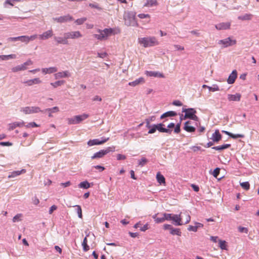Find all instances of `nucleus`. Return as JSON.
Returning <instances> with one entry per match:
<instances>
[{"mask_svg":"<svg viewBox=\"0 0 259 259\" xmlns=\"http://www.w3.org/2000/svg\"><path fill=\"white\" fill-rule=\"evenodd\" d=\"M163 125H164L162 123H159L156 125L155 124L156 130L159 131L160 132L171 134V131L169 129L163 127Z\"/></svg>","mask_w":259,"mask_h":259,"instance_id":"obj_24","label":"nucleus"},{"mask_svg":"<svg viewBox=\"0 0 259 259\" xmlns=\"http://www.w3.org/2000/svg\"><path fill=\"white\" fill-rule=\"evenodd\" d=\"M22 217H23V215L21 213H18V214H16L13 218V222L14 223H15V222H18L21 221L22 220Z\"/></svg>","mask_w":259,"mask_h":259,"instance_id":"obj_38","label":"nucleus"},{"mask_svg":"<svg viewBox=\"0 0 259 259\" xmlns=\"http://www.w3.org/2000/svg\"><path fill=\"white\" fill-rule=\"evenodd\" d=\"M141 19H144V18H150V16L149 14H140L138 16Z\"/></svg>","mask_w":259,"mask_h":259,"instance_id":"obj_56","label":"nucleus"},{"mask_svg":"<svg viewBox=\"0 0 259 259\" xmlns=\"http://www.w3.org/2000/svg\"><path fill=\"white\" fill-rule=\"evenodd\" d=\"M220 247L222 249H227L226 242L224 240H219Z\"/></svg>","mask_w":259,"mask_h":259,"instance_id":"obj_40","label":"nucleus"},{"mask_svg":"<svg viewBox=\"0 0 259 259\" xmlns=\"http://www.w3.org/2000/svg\"><path fill=\"white\" fill-rule=\"evenodd\" d=\"M75 207H76L77 208L76 211L78 214V217L80 219H82V210H81V206L80 205H76L75 206Z\"/></svg>","mask_w":259,"mask_h":259,"instance_id":"obj_42","label":"nucleus"},{"mask_svg":"<svg viewBox=\"0 0 259 259\" xmlns=\"http://www.w3.org/2000/svg\"><path fill=\"white\" fill-rule=\"evenodd\" d=\"M21 111L26 114L37 113L40 111V109L38 107H25L21 108Z\"/></svg>","mask_w":259,"mask_h":259,"instance_id":"obj_7","label":"nucleus"},{"mask_svg":"<svg viewBox=\"0 0 259 259\" xmlns=\"http://www.w3.org/2000/svg\"><path fill=\"white\" fill-rule=\"evenodd\" d=\"M156 179L157 182L160 184H165V179L163 175H162L159 172L156 175Z\"/></svg>","mask_w":259,"mask_h":259,"instance_id":"obj_29","label":"nucleus"},{"mask_svg":"<svg viewBox=\"0 0 259 259\" xmlns=\"http://www.w3.org/2000/svg\"><path fill=\"white\" fill-rule=\"evenodd\" d=\"M163 215H164V221L165 220H171L172 216L171 214L164 213H163Z\"/></svg>","mask_w":259,"mask_h":259,"instance_id":"obj_49","label":"nucleus"},{"mask_svg":"<svg viewBox=\"0 0 259 259\" xmlns=\"http://www.w3.org/2000/svg\"><path fill=\"white\" fill-rule=\"evenodd\" d=\"M89 6L91 8H95V9H97L99 10H102V8L101 7H100L98 5H95V4L91 3V4H89Z\"/></svg>","mask_w":259,"mask_h":259,"instance_id":"obj_60","label":"nucleus"},{"mask_svg":"<svg viewBox=\"0 0 259 259\" xmlns=\"http://www.w3.org/2000/svg\"><path fill=\"white\" fill-rule=\"evenodd\" d=\"M16 56L15 54H11L9 55H1L0 56V58L2 60H9V59H15L16 58Z\"/></svg>","mask_w":259,"mask_h":259,"instance_id":"obj_34","label":"nucleus"},{"mask_svg":"<svg viewBox=\"0 0 259 259\" xmlns=\"http://www.w3.org/2000/svg\"><path fill=\"white\" fill-rule=\"evenodd\" d=\"M26 68L25 66H22L21 67H16L12 68V71L13 72H16L20 70H25Z\"/></svg>","mask_w":259,"mask_h":259,"instance_id":"obj_47","label":"nucleus"},{"mask_svg":"<svg viewBox=\"0 0 259 259\" xmlns=\"http://www.w3.org/2000/svg\"><path fill=\"white\" fill-rule=\"evenodd\" d=\"M222 138V136L220 133L219 130H216L214 133L212 134L211 139L213 142L218 143L221 140Z\"/></svg>","mask_w":259,"mask_h":259,"instance_id":"obj_17","label":"nucleus"},{"mask_svg":"<svg viewBox=\"0 0 259 259\" xmlns=\"http://www.w3.org/2000/svg\"><path fill=\"white\" fill-rule=\"evenodd\" d=\"M211 87V92H215L220 90L219 87L217 84H213Z\"/></svg>","mask_w":259,"mask_h":259,"instance_id":"obj_58","label":"nucleus"},{"mask_svg":"<svg viewBox=\"0 0 259 259\" xmlns=\"http://www.w3.org/2000/svg\"><path fill=\"white\" fill-rule=\"evenodd\" d=\"M19 40H21L22 42H24L26 44H28L29 42L28 36L26 35L20 36Z\"/></svg>","mask_w":259,"mask_h":259,"instance_id":"obj_44","label":"nucleus"},{"mask_svg":"<svg viewBox=\"0 0 259 259\" xmlns=\"http://www.w3.org/2000/svg\"><path fill=\"white\" fill-rule=\"evenodd\" d=\"M241 186L243 189L246 190H248L250 188V184L248 182H245L240 184Z\"/></svg>","mask_w":259,"mask_h":259,"instance_id":"obj_41","label":"nucleus"},{"mask_svg":"<svg viewBox=\"0 0 259 259\" xmlns=\"http://www.w3.org/2000/svg\"><path fill=\"white\" fill-rule=\"evenodd\" d=\"M69 75H70V74L68 71L59 72L57 74L58 77H65L69 76Z\"/></svg>","mask_w":259,"mask_h":259,"instance_id":"obj_43","label":"nucleus"},{"mask_svg":"<svg viewBox=\"0 0 259 259\" xmlns=\"http://www.w3.org/2000/svg\"><path fill=\"white\" fill-rule=\"evenodd\" d=\"M53 35V30H49L44 32L42 34L38 35V38L40 40H45L51 37Z\"/></svg>","mask_w":259,"mask_h":259,"instance_id":"obj_14","label":"nucleus"},{"mask_svg":"<svg viewBox=\"0 0 259 259\" xmlns=\"http://www.w3.org/2000/svg\"><path fill=\"white\" fill-rule=\"evenodd\" d=\"M198 226H189L188 228V230L189 231L196 232L198 230Z\"/></svg>","mask_w":259,"mask_h":259,"instance_id":"obj_50","label":"nucleus"},{"mask_svg":"<svg viewBox=\"0 0 259 259\" xmlns=\"http://www.w3.org/2000/svg\"><path fill=\"white\" fill-rule=\"evenodd\" d=\"M41 82V80L39 78H35L25 81L23 83L26 86H32L34 84H39Z\"/></svg>","mask_w":259,"mask_h":259,"instance_id":"obj_16","label":"nucleus"},{"mask_svg":"<svg viewBox=\"0 0 259 259\" xmlns=\"http://www.w3.org/2000/svg\"><path fill=\"white\" fill-rule=\"evenodd\" d=\"M126 159V156L124 155L118 154L117 155V159L118 160H124Z\"/></svg>","mask_w":259,"mask_h":259,"instance_id":"obj_59","label":"nucleus"},{"mask_svg":"<svg viewBox=\"0 0 259 259\" xmlns=\"http://www.w3.org/2000/svg\"><path fill=\"white\" fill-rule=\"evenodd\" d=\"M78 186L80 188L88 189L90 187V184L87 181H83L82 182H81L79 184Z\"/></svg>","mask_w":259,"mask_h":259,"instance_id":"obj_35","label":"nucleus"},{"mask_svg":"<svg viewBox=\"0 0 259 259\" xmlns=\"http://www.w3.org/2000/svg\"><path fill=\"white\" fill-rule=\"evenodd\" d=\"M20 0H6L5 3L13 6L15 2H19Z\"/></svg>","mask_w":259,"mask_h":259,"instance_id":"obj_52","label":"nucleus"},{"mask_svg":"<svg viewBox=\"0 0 259 259\" xmlns=\"http://www.w3.org/2000/svg\"><path fill=\"white\" fill-rule=\"evenodd\" d=\"M25 172L26 170L25 169H22L21 170L14 171L11 172L10 174L8 176V178H13Z\"/></svg>","mask_w":259,"mask_h":259,"instance_id":"obj_25","label":"nucleus"},{"mask_svg":"<svg viewBox=\"0 0 259 259\" xmlns=\"http://www.w3.org/2000/svg\"><path fill=\"white\" fill-rule=\"evenodd\" d=\"M87 20V18L85 17L79 18L75 21V23L77 25H81L83 24Z\"/></svg>","mask_w":259,"mask_h":259,"instance_id":"obj_46","label":"nucleus"},{"mask_svg":"<svg viewBox=\"0 0 259 259\" xmlns=\"http://www.w3.org/2000/svg\"><path fill=\"white\" fill-rule=\"evenodd\" d=\"M237 73L236 70H233L229 75L227 81L229 84L233 83L237 77Z\"/></svg>","mask_w":259,"mask_h":259,"instance_id":"obj_22","label":"nucleus"},{"mask_svg":"<svg viewBox=\"0 0 259 259\" xmlns=\"http://www.w3.org/2000/svg\"><path fill=\"white\" fill-rule=\"evenodd\" d=\"M73 19L72 16L69 15H67L63 16H61L58 18H54V20L59 23H64L67 21H71Z\"/></svg>","mask_w":259,"mask_h":259,"instance_id":"obj_11","label":"nucleus"},{"mask_svg":"<svg viewBox=\"0 0 259 259\" xmlns=\"http://www.w3.org/2000/svg\"><path fill=\"white\" fill-rule=\"evenodd\" d=\"M220 169L219 168H216L215 169H214L213 171V176L215 178H217L218 175L220 174Z\"/></svg>","mask_w":259,"mask_h":259,"instance_id":"obj_54","label":"nucleus"},{"mask_svg":"<svg viewBox=\"0 0 259 259\" xmlns=\"http://www.w3.org/2000/svg\"><path fill=\"white\" fill-rule=\"evenodd\" d=\"M57 206L55 205H52L50 208V209L49 210V213L50 214H51L53 213V212H54V211L57 210Z\"/></svg>","mask_w":259,"mask_h":259,"instance_id":"obj_53","label":"nucleus"},{"mask_svg":"<svg viewBox=\"0 0 259 259\" xmlns=\"http://www.w3.org/2000/svg\"><path fill=\"white\" fill-rule=\"evenodd\" d=\"M230 147H231V144H224L223 145H220V146H215V147H212V148L213 149L215 150L221 151H222V150H223L224 149L229 148Z\"/></svg>","mask_w":259,"mask_h":259,"instance_id":"obj_28","label":"nucleus"},{"mask_svg":"<svg viewBox=\"0 0 259 259\" xmlns=\"http://www.w3.org/2000/svg\"><path fill=\"white\" fill-rule=\"evenodd\" d=\"M0 145L2 146H11L12 145V143L9 142H0Z\"/></svg>","mask_w":259,"mask_h":259,"instance_id":"obj_55","label":"nucleus"},{"mask_svg":"<svg viewBox=\"0 0 259 259\" xmlns=\"http://www.w3.org/2000/svg\"><path fill=\"white\" fill-rule=\"evenodd\" d=\"M158 3L156 0H147L146 3L144 5V7H152L157 6Z\"/></svg>","mask_w":259,"mask_h":259,"instance_id":"obj_33","label":"nucleus"},{"mask_svg":"<svg viewBox=\"0 0 259 259\" xmlns=\"http://www.w3.org/2000/svg\"><path fill=\"white\" fill-rule=\"evenodd\" d=\"M191 187L193 188L194 191H195V192H198L199 190V187L198 186L196 185L192 184L191 185Z\"/></svg>","mask_w":259,"mask_h":259,"instance_id":"obj_64","label":"nucleus"},{"mask_svg":"<svg viewBox=\"0 0 259 259\" xmlns=\"http://www.w3.org/2000/svg\"><path fill=\"white\" fill-rule=\"evenodd\" d=\"M87 243H88V240H87V237H85L84 238L83 242L82 243V245L83 246V249L84 251H87L88 250H89L90 249V247L88 245Z\"/></svg>","mask_w":259,"mask_h":259,"instance_id":"obj_36","label":"nucleus"},{"mask_svg":"<svg viewBox=\"0 0 259 259\" xmlns=\"http://www.w3.org/2000/svg\"><path fill=\"white\" fill-rule=\"evenodd\" d=\"M184 129L189 133H193L195 131V127L192 125V122L187 121L184 124Z\"/></svg>","mask_w":259,"mask_h":259,"instance_id":"obj_12","label":"nucleus"},{"mask_svg":"<svg viewBox=\"0 0 259 259\" xmlns=\"http://www.w3.org/2000/svg\"><path fill=\"white\" fill-rule=\"evenodd\" d=\"M65 81L63 80H59L57 81H56L53 83H51V84L54 87V88H57L59 86H61L63 85Z\"/></svg>","mask_w":259,"mask_h":259,"instance_id":"obj_39","label":"nucleus"},{"mask_svg":"<svg viewBox=\"0 0 259 259\" xmlns=\"http://www.w3.org/2000/svg\"><path fill=\"white\" fill-rule=\"evenodd\" d=\"M25 126L26 128H29V127H38L39 126L38 125H37L35 122H32L28 123L27 124L25 125Z\"/></svg>","mask_w":259,"mask_h":259,"instance_id":"obj_48","label":"nucleus"},{"mask_svg":"<svg viewBox=\"0 0 259 259\" xmlns=\"http://www.w3.org/2000/svg\"><path fill=\"white\" fill-rule=\"evenodd\" d=\"M24 125V123L23 122H14L9 124V130L10 131L13 130L17 126H21Z\"/></svg>","mask_w":259,"mask_h":259,"instance_id":"obj_30","label":"nucleus"},{"mask_svg":"<svg viewBox=\"0 0 259 259\" xmlns=\"http://www.w3.org/2000/svg\"><path fill=\"white\" fill-rule=\"evenodd\" d=\"M145 74L147 76H150V77L153 76V77H161V78H163L164 77L162 73L157 72V71H146L145 72Z\"/></svg>","mask_w":259,"mask_h":259,"instance_id":"obj_19","label":"nucleus"},{"mask_svg":"<svg viewBox=\"0 0 259 259\" xmlns=\"http://www.w3.org/2000/svg\"><path fill=\"white\" fill-rule=\"evenodd\" d=\"M241 97V95L239 93H236L234 95L228 94L227 95V98L229 101H240Z\"/></svg>","mask_w":259,"mask_h":259,"instance_id":"obj_18","label":"nucleus"},{"mask_svg":"<svg viewBox=\"0 0 259 259\" xmlns=\"http://www.w3.org/2000/svg\"><path fill=\"white\" fill-rule=\"evenodd\" d=\"M109 138H104L102 140H99V139H93V140H90L88 142V145L89 146H92L94 145H102L105 143H106L107 141L109 140Z\"/></svg>","mask_w":259,"mask_h":259,"instance_id":"obj_9","label":"nucleus"},{"mask_svg":"<svg viewBox=\"0 0 259 259\" xmlns=\"http://www.w3.org/2000/svg\"><path fill=\"white\" fill-rule=\"evenodd\" d=\"M177 115V113L175 111H170L166 112L164 113H163L162 115H161L160 118L163 119L165 117H170V116H175Z\"/></svg>","mask_w":259,"mask_h":259,"instance_id":"obj_31","label":"nucleus"},{"mask_svg":"<svg viewBox=\"0 0 259 259\" xmlns=\"http://www.w3.org/2000/svg\"><path fill=\"white\" fill-rule=\"evenodd\" d=\"M222 132L233 139H237L238 138H244V135L243 134H233L231 133H230V132H229L228 131H222Z\"/></svg>","mask_w":259,"mask_h":259,"instance_id":"obj_26","label":"nucleus"},{"mask_svg":"<svg viewBox=\"0 0 259 259\" xmlns=\"http://www.w3.org/2000/svg\"><path fill=\"white\" fill-rule=\"evenodd\" d=\"M88 114L84 113L82 115H76L72 118H69L67 120L69 124H76L88 118Z\"/></svg>","mask_w":259,"mask_h":259,"instance_id":"obj_5","label":"nucleus"},{"mask_svg":"<svg viewBox=\"0 0 259 259\" xmlns=\"http://www.w3.org/2000/svg\"><path fill=\"white\" fill-rule=\"evenodd\" d=\"M180 123H178L175 128L174 132L175 133L178 134L180 132Z\"/></svg>","mask_w":259,"mask_h":259,"instance_id":"obj_61","label":"nucleus"},{"mask_svg":"<svg viewBox=\"0 0 259 259\" xmlns=\"http://www.w3.org/2000/svg\"><path fill=\"white\" fill-rule=\"evenodd\" d=\"M183 112H185L184 119L190 118L195 121L198 120V117L195 114L196 111L193 108L183 109Z\"/></svg>","mask_w":259,"mask_h":259,"instance_id":"obj_6","label":"nucleus"},{"mask_svg":"<svg viewBox=\"0 0 259 259\" xmlns=\"http://www.w3.org/2000/svg\"><path fill=\"white\" fill-rule=\"evenodd\" d=\"M125 24L127 26H135L137 25L135 18V13L132 12H127L124 15Z\"/></svg>","mask_w":259,"mask_h":259,"instance_id":"obj_3","label":"nucleus"},{"mask_svg":"<svg viewBox=\"0 0 259 259\" xmlns=\"http://www.w3.org/2000/svg\"><path fill=\"white\" fill-rule=\"evenodd\" d=\"M138 42L144 48L152 47L159 44V42L155 36L139 38Z\"/></svg>","mask_w":259,"mask_h":259,"instance_id":"obj_2","label":"nucleus"},{"mask_svg":"<svg viewBox=\"0 0 259 259\" xmlns=\"http://www.w3.org/2000/svg\"><path fill=\"white\" fill-rule=\"evenodd\" d=\"M64 37L55 36L54 39L58 44L67 45L68 44V38L65 36V33H64Z\"/></svg>","mask_w":259,"mask_h":259,"instance_id":"obj_20","label":"nucleus"},{"mask_svg":"<svg viewBox=\"0 0 259 259\" xmlns=\"http://www.w3.org/2000/svg\"><path fill=\"white\" fill-rule=\"evenodd\" d=\"M159 214H155L153 216V218L154 219L155 222L156 223H161L164 221V215L163 213L160 214V217H159Z\"/></svg>","mask_w":259,"mask_h":259,"instance_id":"obj_27","label":"nucleus"},{"mask_svg":"<svg viewBox=\"0 0 259 259\" xmlns=\"http://www.w3.org/2000/svg\"><path fill=\"white\" fill-rule=\"evenodd\" d=\"M97 32L98 34H95L94 37L98 40H106L108 37L112 34H117L119 33V29L116 30L114 29L109 28H105L104 30L98 29Z\"/></svg>","mask_w":259,"mask_h":259,"instance_id":"obj_1","label":"nucleus"},{"mask_svg":"<svg viewBox=\"0 0 259 259\" xmlns=\"http://www.w3.org/2000/svg\"><path fill=\"white\" fill-rule=\"evenodd\" d=\"M252 15L250 14H246L238 17V19L241 20H250L252 19Z\"/></svg>","mask_w":259,"mask_h":259,"instance_id":"obj_32","label":"nucleus"},{"mask_svg":"<svg viewBox=\"0 0 259 259\" xmlns=\"http://www.w3.org/2000/svg\"><path fill=\"white\" fill-rule=\"evenodd\" d=\"M148 162L147 159L145 157H142L141 160L139 161V164L141 166H143L145 165Z\"/></svg>","mask_w":259,"mask_h":259,"instance_id":"obj_45","label":"nucleus"},{"mask_svg":"<svg viewBox=\"0 0 259 259\" xmlns=\"http://www.w3.org/2000/svg\"><path fill=\"white\" fill-rule=\"evenodd\" d=\"M230 22H222L215 25V27L217 29L221 30L229 29L230 28Z\"/></svg>","mask_w":259,"mask_h":259,"instance_id":"obj_13","label":"nucleus"},{"mask_svg":"<svg viewBox=\"0 0 259 259\" xmlns=\"http://www.w3.org/2000/svg\"><path fill=\"white\" fill-rule=\"evenodd\" d=\"M180 214L183 224H186L189 223L191 220V217L188 211H185L183 212H181Z\"/></svg>","mask_w":259,"mask_h":259,"instance_id":"obj_15","label":"nucleus"},{"mask_svg":"<svg viewBox=\"0 0 259 259\" xmlns=\"http://www.w3.org/2000/svg\"><path fill=\"white\" fill-rule=\"evenodd\" d=\"M172 104L177 106H181L182 105V103L181 101L179 100H175L172 102Z\"/></svg>","mask_w":259,"mask_h":259,"instance_id":"obj_62","label":"nucleus"},{"mask_svg":"<svg viewBox=\"0 0 259 259\" xmlns=\"http://www.w3.org/2000/svg\"><path fill=\"white\" fill-rule=\"evenodd\" d=\"M170 233L172 235H177L178 236L181 235V232L179 229H175L172 228L171 229Z\"/></svg>","mask_w":259,"mask_h":259,"instance_id":"obj_37","label":"nucleus"},{"mask_svg":"<svg viewBox=\"0 0 259 259\" xmlns=\"http://www.w3.org/2000/svg\"><path fill=\"white\" fill-rule=\"evenodd\" d=\"M48 112H57L59 111L58 107H54L52 108H48L46 110Z\"/></svg>","mask_w":259,"mask_h":259,"instance_id":"obj_51","label":"nucleus"},{"mask_svg":"<svg viewBox=\"0 0 259 259\" xmlns=\"http://www.w3.org/2000/svg\"><path fill=\"white\" fill-rule=\"evenodd\" d=\"M145 82V79L143 77H140L134 81L130 82L128 85L130 86L135 87L140 84H143Z\"/></svg>","mask_w":259,"mask_h":259,"instance_id":"obj_23","label":"nucleus"},{"mask_svg":"<svg viewBox=\"0 0 259 259\" xmlns=\"http://www.w3.org/2000/svg\"><path fill=\"white\" fill-rule=\"evenodd\" d=\"M238 230L240 232L243 233L244 232L245 233H247L248 232V229L246 228L242 227H239L238 228Z\"/></svg>","mask_w":259,"mask_h":259,"instance_id":"obj_57","label":"nucleus"},{"mask_svg":"<svg viewBox=\"0 0 259 259\" xmlns=\"http://www.w3.org/2000/svg\"><path fill=\"white\" fill-rule=\"evenodd\" d=\"M171 220L176 223L177 225H182L183 224V222L182 221V219L181 218V214L179 215L174 214L172 216Z\"/></svg>","mask_w":259,"mask_h":259,"instance_id":"obj_21","label":"nucleus"},{"mask_svg":"<svg viewBox=\"0 0 259 259\" xmlns=\"http://www.w3.org/2000/svg\"><path fill=\"white\" fill-rule=\"evenodd\" d=\"M65 36L68 39H76L81 37L82 35L79 31H74L65 33Z\"/></svg>","mask_w":259,"mask_h":259,"instance_id":"obj_10","label":"nucleus"},{"mask_svg":"<svg viewBox=\"0 0 259 259\" xmlns=\"http://www.w3.org/2000/svg\"><path fill=\"white\" fill-rule=\"evenodd\" d=\"M115 147L114 146L108 147L105 149L101 150L95 153L92 157V159L103 158L105 155L107 154L110 152H114Z\"/></svg>","mask_w":259,"mask_h":259,"instance_id":"obj_4","label":"nucleus"},{"mask_svg":"<svg viewBox=\"0 0 259 259\" xmlns=\"http://www.w3.org/2000/svg\"><path fill=\"white\" fill-rule=\"evenodd\" d=\"M236 44V40H232L230 37H228L226 39L220 40L219 41V44L223 45L224 47H227Z\"/></svg>","mask_w":259,"mask_h":259,"instance_id":"obj_8","label":"nucleus"},{"mask_svg":"<svg viewBox=\"0 0 259 259\" xmlns=\"http://www.w3.org/2000/svg\"><path fill=\"white\" fill-rule=\"evenodd\" d=\"M148 226H149L148 224H145L143 227L141 228L140 230L143 232L146 231L147 230H148L149 229Z\"/></svg>","mask_w":259,"mask_h":259,"instance_id":"obj_63","label":"nucleus"}]
</instances>
